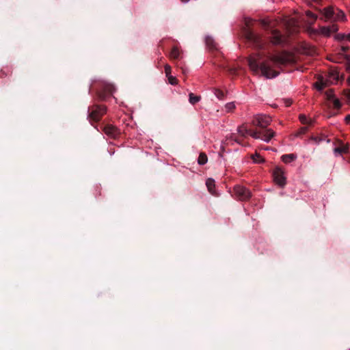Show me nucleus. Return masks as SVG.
Masks as SVG:
<instances>
[{"label": "nucleus", "instance_id": "nucleus-1", "mask_svg": "<svg viewBox=\"0 0 350 350\" xmlns=\"http://www.w3.org/2000/svg\"><path fill=\"white\" fill-rule=\"evenodd\" d=\"M261 25L263 27L271 30L268 49L269 59L275 66L282 68L284 65V42L282 35L278 29H273L274 24L268 19L262 20Z\"/></svg>", "mask_w": 350, "mask_h": 350}, {"label": "nucleus", "instance_id": "nucleus-2", "mask_svg": "<svg viewBox=\"0 0 350 350\" xmlns=\"http://www.w3.org/2000/svg\"><path fill=\"white\" fill-rule=\"evenodd\" d=\"M247 62L250 69L255 73L259 72L267 78H273L278 75L279 72L273 69L267 62L262 60V55L258 53L250 56Z\"/></svg>", "mask_w": 350, "mask_h": 350}, {"label": "nucleus", "instance_id": "nucleus-3", "mask_svg": "<svg viewBox=\"0 0 350 350\" xmlns=\"http://www.w3.org/2000/svg\"><path fill=\"white\" fill-rule=\"evenodd\" d=\"M237 132L241 137L250 135L253 138L260 139L265 142H269L271 139V133H262V131H254L253 129H247L244 124L238 127Z\"/></svg>", "mask_w": 350, "mask_h": 350}, {"label": "nucleus", "instance_id": "nucleus-4", "mask_svg": "<svg viewBox=\"0 0 350 350\" xmlns=\"http://www.w3.org/2000/svg\"><path fill=\"white\" fill-rule=\"evenodd\" d=\"M271 122V118L267 116H258L252 120V124L256 126L254 131H262L265 133H271V138L273 137L274 133L271 129H267V126Z\"/></svg>", "mask_w": 350, "mask_h": 350}, {"label": "nucleus", "instance_id": "nucleus-5", "mask_svg": "<svg viewBox=\"0 0 350 350\" xmlns=\"http://www.w3.org/2000/svg\"><path fill=\"white\" fill-rule=\"evenodd\" d=\"M107 107L105 105H94L88 109V118L90 121L98 122L106 113Z\"/></svg>", "mask_w": 350, "mask_h": 350}, {"label": "nucleus", "instance_id": "nucleus-6", "mask_svg": "<svg viewBox=\"0 0 350 350\" xmlns=\"http://www.w3.org/2000/svg\"><path fill=\"white\" fill-rule=\"evenodd\" d=\"M249 27V25L247 24ZM244 36L247 41L254 44L255 47L259 49L264 48V42L261 37L252 31L250 27H247L244 31Z\"/></svg>", "mask_w": 350, "mask_h": 350}, {"label": "nucleus", "instance_id": "nucleus-7", "mask_svg": "<svg viewBox=\"0 0 350 350\" xmlns=\"http://www.w3.org/2000/svg\"><path fill=\"white\" fill-rule=\"evenodd\" d=\"M234 192L237 198L240 200H247L251 196V191L244 186L236 185L234 187Z\"/></svg>", "mask_w": 350, "mask_h": 350}, {"label": "nucleus", "instance_id": "nucleus-8", "mask_svg": "<svg viewBox=\"0 0 350 350\" xmlns=\"http://www.w3.org/2000/svg\"><path fill=\"white\" fill-rule=\"evenodd\" d=\"M272 176L275 185L281 187L284 185V172L280 167H275L272 172Z\"/></svg>", "mask_w": 350, "mask_h": 350}, {"label": "nucleus", "instance_id": "nucleus-9", "mask_svg": "<svg viewBox=\"0 0 350 350\" xmlns=\"http://www.w3.org/2000/svg\"><path fill=\"white\" fill-rule=\"evenodd\" d=\"M299 31V25L295 18L286 21V37L290 35L297 34Z\"/></svg>", "mask_w": 350, "mask_h": 350}, {"label": "nucleus", "instance_id": "nucleus-10", "mask_svg": "<svg viewBox=\"0 0 350 350\" xmlns=\"http://www.w3.org/2000/svg\"><path fill=\"white\" fill-rule=\"evenodd\" d=\"M332 84H334V81H332L331 79H329L327 76L325 77L323 76H319L317 77V81L314 84V86L317 90L321 91L323 89L329 86Z\"/></svg>", "mask_w": 350, "mask_h": 350}, {"label": "nucleus", "instance_id": "nucleus-11", "mask_svg": "<svg viewBox=\"0 0 350 350\" xmlns=\"http://www.w3.org/2000/svg\"><path fill=\"white\" fill-rule=\"evenodd\" d=\"M243 137H241V135L240 137H237L234 133H232L229 136H226L225 140L223 142V145L221 147V151L224 152V146L230 144V142L232 141L237 142L239 144L244 146Z\"/></svg>", "mask_w": 350, "mask_h": 350}, {"label": "nucleus", "instance_id": "nucleus-12", "mask_svg": "<svg viewBox=\"0 0 350 350\" xmlns=\"http://www.w3.org/2000/svg\"><path fill=\"white\" fill-rule=\"evenodd\" d=\"M338 30V27L336 24L321 27H320V35L328 37L330 36L332 33L336 32Z\"/></svg>", "mask_w": 350, "mask_h": 350}, {"label": "nucleus", "instance_id": "nucleus-13", "mask_svg": "<svg viewBox=\"0 0 350 350\" xmlns=\"http://www.w3.org/2000/svg\"><path fill=\"white\" fill-rule=\"evenodd\" d=\"M301 53L310 56H314L318 54L316 47L307 43L302 45Z\"/></svg>", "mask_w": 350, "mask_h": 350}, {"label": "nucleus", "instance_id": "nucleus-14", "mask_svg": "<svg viewBox=\"0 0 350 350\" xmlns=\"http://www.w3.org/2000/svg\"><path fill=\"white\" fill-rule=\"evenodd\" d=\"M115 90V88L113 85L111 84H104L103 85V92L100 91L97 92V96L100 100H104L105 98L106 94H112Z\"/></svg>", "mask_w": 350, "mask_h": 350}, {"label": "nucleus", "instance_id": "nucleus-15", "mask_svg": "<svg viewBox=\"0 0 350 350\" xmlns=\"http://www.w3.org/2000/svg\"><path fill=\"white\" fill-rule=\"evenodd\" d=\"M103 130L107 135L113 138H115L118 135V129L113 125L107 124L103 126Z\"/></svg>", "mask_w": 350, "mask_h": 350}, {"label": "nucleus", "instance_id": "nucleus-16", "mask_svg": "<svg viewBox=\"0 0 350 350\" xmlns=\"http://www.w3.org/2000/svg\"><path fill=\"white\" fill-rule=\"evenodd\" d=\"M322 12L327 19H334V10L333 7L329 6L325 8L322 10Z\"/></svg>", "mask_w": 350, "mask_h": 350}, {"label": "nucleus", "instance_id": "nucleus-17", "mask_svg": "<svg viewBox=\"0 0 350 350\" xmlns=\"http://www.w3.org/2000/svg\"><path fill=\"white\" fill-rule=\"evenodd\" d=\"M327 76L328 77L329 79H331L332 81H334V84L336 83L339 79V72L337 70L334 69L330 70Z\"/></svg>", "mask_w": 350, "mask_h": 350}, {"label": "nucleus", "instance_id": "nucleus-18", "mask_svg": "<svg viewBox=\"0 0 350 350\" xmlns=\"http://www.w3.org/2000/svg\"><path fill=\"white\" fill-rule=\"evenodd\" d=\"M286 66L287 64H293L297 61V56L295 53H289L286 51Z\"/></svg>", "mask_w": 350, "mask_h": 350}, {"label": "nucleus", "instance_id": "nucleus-19", "mask_svg": "<svg viewBox=\"0 0 350 350\" xmlns=\"http://www.w3.org/2000/svg\"><path fill=\"white\" fill-rule=\"evenodd\" d=\"M205 42L206 46L211 50L217 49L216 43L215 42L213 38L211 36H206L205 38Z\"/></svg>", "mask_w": 350, "mask_h": 350}, {"label": "nucleus", "instance_id": "nucleus-20", "mask_svg": "<svg viewBox=\"0 0 350 350\" xmlns=\"http://www.w3.org/2000/svg\"><path fill=\"white\" fill-rule=\"evenodd\" d=\"M334 21H344L346 20V16L343 11L340 10H337L336 12H334Z\"/></svg>", "mask_w": 350, "mask_h": 350}, {"label": "nucleus", "instance_id": "nucleus-21", "mask_svg": "<svg viewBox=\"0 0 350 350\" xmlns=\"http://www.w3.org/2000/svg\"><path fill=\"white\" fill-rule=\"evenodd\" d=\"M200 96L195 95L193 93H190L189 94V103L192 105H195L200 100Z\"/></svg>", "mask_w": 350, "mask_h": 350}, {"label": "nucleus", "instance_id": "nucleus-22", "mask_svg": "<svg viewBox=\"0 0 350 350\" xmlns=\"http://www.w3.org/2000/svg\"><path fill=\"white\" fill-rule=\"evenodd\" d=\"M348 150H349V146L348 145H345V146H342L341 147H337V148H335L334 151V153L336 154H341L342 153H346L348 152Z\"/></svg>", "mask_w": 350, "mask_h": 350}, {"label": "nucleus", "instance_id": "nucleus-23", "mask_svg": "<svg viewBox=\"0 0 350 350\" xmlns=\"http://www.w3.org/2000/svg\"><path fill=\"white\" fill-rule=\"evenodd\" d=\"M213 92H214V94L216 96V97L217 98H219V100H222L225 97V92L224 91H222L221 90H219L218 88H213Z\"/></svg>", "mask_w": 350, "mask_h": 350}, {"label": "nucleus", "instance_id": "nucleus-24", "mask_svg": "<svg viewBox=\"0 0 350 350\" xmlns=\"http://www.w3.org/2000/svg\"><path fill=\"white\" fill-rule=\"evenodd\" d=\"M208 161V158L206 154L204 152H201L198 159V163L200 165H204Z\"/></svg>", "mask_w": 350, "mask_h": 350}, {"label": "nucleus", "instance_id": "nucleus-25", "mask_svg": "<svg viewBox=\"0 0 350 350\" xmlns=\"http://www.w3.org/2000/svg\"><path fill=\"white\" fill-rule=\"evenodd\" d=\"M206 185L209 192L213 193V188L215 187V180L212 178H208L206 182Z\"/></svg>", "mask_w": 350, "mask_h": 350}, {"label": "nucleus", "instance_id": "nucleus-26", "mask_svg": "<svg viewBox=\"0 0 350 350\" xmlns=\"http://www.w3.org/2000/svg\"><path fill=\"white\" fill-rule=\"evenodd\" d=\"M180 51L177 46H174L170 52V57L172 59H177L179 57Z\"/></svg>", "mask_w": 350, "mask_h": 350}, {"label": "nucleus", "instance_id": "nucleus-27", "mask_svg": "<svg viewBox=\"0 0 350 350\" xmlns=\"http://www.w3.org/2000/svg\"><path fill=\"white\" fill-rule=\"evenodd\" d=\"M306 15L307 17L312 20L310 22H308L310 24H313L318 18L317 15H316L315 14L312 13L309 10L306 12Z\"/></svg>", "mask_w": 350, "mask_h": 350}, {"label": "nucleus", "instance_id": "nucleus-28", "mask_svg": "<svg viewBox=\"0 0 350 350\" xmlns=\"http://www.w3.org/2000/svg\"><path fill=\"white\" fill-rule=\"evenodd\" d=\"M251 158L253 160V161L256 163H260L264 162L263 158L259 154L257 153H256L255 154H252L251 156Z\"/></svg>", "mask_w": 350, "mask_h": 350}, {"label": "nucleus", "instance_id": "nucleus-29", "mask_svg": "<svg viewBox=\"0 0 350 350\" xmlns=\"http://www.w3.org/2000/svg\"><path fill=\"white\" fill-rule=\"evenodd\" d=\"M325 96L327 100H332L334 98H335L334 92L332 89L327 90L325 92Z\"/></svg>", "mask_w": 350, "mask_h": 350}, {"label": "nucleus", "instance_id": "nucleus-30", "mask_svg": "<svg viewBox=\"0 0 350 350\" xmlns=\"http://www.w3.org/2000/svg\"><path fill=\"white\" fill-rule=\"evenodd\" d=\"M308 33L312 36V35H320V28L319 29H313L311 27H308L307 29Z\"/></svg>", "mask_w": 350, "mask_h": 350}, {"label": "nucleus", "instance_id": "nucleus-31", "mask_svg": "<svg viewBox=\"0 0 350 350\" xmlns=\"http://www.w3.org/2000/svg\"><path fill=\"white\" fill-rule=\"evenodd\" d=\"M297 159V155L295 154H286V163L291 162Z\"/></svg>", "mask_w": 350, "mask_h": 350}, {"label": "nucleus", "instance_id": "nucleus-32", "mask_svg": "<svg viewBox=\"0 0 350 350\" xmlns=\"http://www.w3.org/2000/svg\"><path fill=\"white\" fill-rule=\"evenodd\" d=\"M299 119L302 124H310L311 120L308 121L307 117L304 114H300Z\"/></svg>", "mask_w": 350, "mask_h": 350}, {"label": "nucleus", "instance_id": "nucleus-33", "mask_svg": "<svg viewBox=\"0 0 350 350\" xmlns=\"http://www.w3.org/2000/svg\"><path fill=\"white\" fill-rule=\"evenodd\" d=\"M168 79V81L172 85H176L178 83V79L172 75H169L167 77Z\"/></svg>", "mask_w": 350, "mask_h": 350}, {"label": "nucleus", "instance_id": "nucleus-34", "mask_svg": "<svg viewBox=\"0 0 350 350\" xmlns=\"http://www.w3.org/2000/svg\"><path fill=\"white\" fill-rule=\"evenodd\" d=\"M225 108L228 112H230L235 108V105L233 103H228L226 105Z\"/></svg>", "mask_w": 350, "mask_h": 350}, {"label": "nucleus", "instance_id": "nucleus-35", "mask_svg": "<svg viewBox=\"0 0 350 350\" xmlns=\"http://www.w3.org/2000/svg\"><path fill=\"white\" fill-rule=\"evenodd\" d=\"M343 94L347 98V102L350 105V89H346L343 90Z\"/></svg>", "mask_w": 350, "mask_h": 350}, {"label": "nucleus", "instance_id": "nucleus-36", "mask_svg": "<svg viewBox=\"0 0 350 350\" xmlns=\"http://www.w3.org/2000/svg\"><path fill=\"white\" fill-rule=\"evenodd\" d=\"M334 107L335 109H340L341 107V103L339 100V99L335 98L332 100Z\"/></svg>", "mask_w": 350, "mask_h": 350}, {"label": "nucleus", "instance_id": "nucleus-37", "mask_svg": "<svg viewBox=\"0 0 350 350\" xmlns=\"http://www.w3.org/2000/svg\"><path fill=\"white\" fill-rule=\"evenodd\" d=\"M165 72L166 77L171 75H170L171 74V67L170 65L166 64L165 66Z\"/></svg>", "mask_w": 350, "mask_h": 350}, {"label": "nucleus", "instance_id": "nucleus-38", "mask_svg": "<svg viewBox=\"0 0 350 350\" xmlns=\"http://www.w3.org/2000/svg\"><path fill=\"white\" fill-rule=\"evenodd\" d=\"M347 35H345V34H338L336 36V38L337 40H345V39H347Z\"/></svg>", "mask_w": 350, "mask_h": 350}, {"label": "nucleus", "instance_id": "nucleus-39", "mask_svg": "<svg viewBox=\"0 0 350 350\" xmlns=\"http://www.w3.org/2000/svg\"><path fill=\"white\" fill-rule=\"evenodd\" d=\"M345 58H346V59H347V61H348V63H347V66H346V69H347V70L350 71V56H349V55H346V56H345Z\"/></svg>", "mask_w": 350, "mask_h": 350}, {"label": "nucleus", "instance_id": "nucleus-40", "mask_svg": "<svg viewBox=\"0 0 350 350\" xmlns=\"http://www.w3.org/2000/svg\"><path fill=\"white\" fill-rule=\"evenodd\" d=\"M328 59L329 61H332V62H335V63H339L340 62V61L338 60V57H329Z\"/></svg>", "mask_w": 350, "mask_h": 350}, {"label": "nucleus", "instance_id": "nucleus-41", "mask_svg": "<svg viewBox=\"0 0 350 350\" xmlns=\"http://www.w3.org/2000/svg\"><path fill=\"white\" fill-rule=\"evenodd\" d=\"M293 103V100L291 98L286 99V107L290 106Z\"/></svg>", "mask_w": 350, "mask_h": 350}, {"label": "nucleus", "instance_id": "nucleus-42", "mask_svg": "<svg viewBox=\"0 0 350 350\" xmlns=\"http://www.w3.org/2000/svg\"><path fill=\"white\" fill-rule=\"evenodd\" d=\"M312 139L314 140L317 144H319L322 140V139L319 137H312Z\"/></svg>", "mask_w": 350, "mask_h": 350}, {"label": "nucleus", "instance_id": "nucleus-43", "mask_svg": "<svg viewBox=\"0 0 350 350\" xmlns=\"http://www.w3.org/2000/svg\"><path fill=\"white\" fill-rule=\"evenodd\" d=\"M345 121L347 123H349L350 122V114L347 115L346 117H345Z\"/></svg>", "mask_w": 350, "mask_h": 350}, {"label": "nucleus", "instance_id": "nucleus-44", "mask_svg": "<svg viewBox=\"0 0 350 350\" xmlns=\"http://www.w3.org/2000/svg\"><path fill=\"white\" fill-rule=\"evenodd\" d=\"M341 49H342V51H347L349 49V47L348 46H342L341 47Z\"/></svg>", "mask_w": 350, "mask_h": 350}, {"label": "nucleus", "instance_id": "nucleus-45", "mask_svg": "<svg viewBox=\"0 0 350 350\" xmlns=\"http://www.w3.org/2000/svg\"><path fill=\"white\" fill-rule=\"evenodd\" d=\"M229 71H230V72L231 74H235L236 73V70L234 68H230Z\"/></svg>", "mask_w": 350, "mask_h": 350}, {"label": "nucleus", "instance_id": "nucleus-46", "mask_svg": "<svg viewBox=\"0 0 350 350\" xmlns=\"http://www.w3.org/2000/svg\"><path fill=\"white\" fill-rule=\"evenodd\" d=\"M281 160L284 162V154L282 155L280 157Z\"/></svg>", "mask_w": 350, "mask_h": 350}, {"label": "nucleus", "instance_id": "nucleus-47", "mask_svg": "<svg viewBox=\"0 0 350 350\" xmlns=\"http://www.w3.org/2000/svg\"><path fill=\"white\" fill-rule=\"evenodd\" d=\"M347 81L348 85H350V76L348 77Z\"/></svg>", "mask_w": 350, "mask_h": 350}, {"label": "nucleus", "instance_id": "nucleus-48", "mask_svg": "<svg viewBox=\"0 0 350 350\" xmlns=\"http://www.w3.org/2000/svg\"><path fill=\"white\" fill-rule=\"evenodd\" d=\"M347 40H348L349 41H350V34H348L347 36Z\"/></svg>", "mask_w": 350, "mask_h": 350}, {"label": "nucleus", "instance_id": "nucleus-49", "mask_svg": "<svg viewBox=\"0 0 350 350\" xmlns=\"http://www.w3.org/2000/svg\"><path fill=\"white\" fill-rule=\"evenodd\" d=\"M183 3H187L188 2L189 0H180Z\"/></svg>", "mask_w": 350, "mask_h": 350}, {"label": "nucleus", "instance_id": "nucleus-50", "mask_svg": "<svg viewBox=\"0 0 350 350\" xmlns=\"http://www.w3.org/2000/svg\"><path fill=\"white\" fill-rule=\"evenodd\" d=\"M313 2H319L320 0H311Z\"/></svg>", "mask_w": 350, "mask_h": 350}]
</instances>
